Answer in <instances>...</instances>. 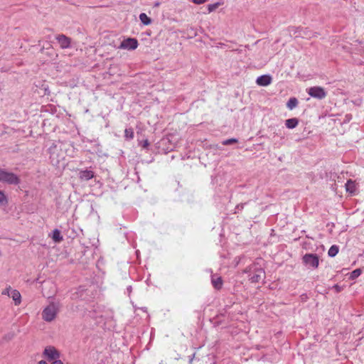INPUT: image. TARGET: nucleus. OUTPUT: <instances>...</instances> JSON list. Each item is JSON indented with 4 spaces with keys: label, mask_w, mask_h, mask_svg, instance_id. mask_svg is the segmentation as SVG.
Wrapping results in <instances>:
<instances>
[{
    "label": "nucleus",
    "mask_w": 364,
    "mask_h": 364,
    "mask_svg": "<svg viewBox=\"0 0 364 364\" xmlns=\"http://www.w3.org/2000/svg\"><path fill=\"white\" fill-rule=\"evenodd\" d=\"M338 252V247L336 245H332L328 250V255L329 257H335Z\"/></svg>",
    "instance_id": "obj_19"
},
{
    "label": "nucleus",
    "mask_w": 364,
    "mask_h": 364,
    "mask_svg": "<svg viewBox=\"0 0 364 364\" xmlns=\"http://www.w3.org/2000/svg\"><path fill=\"white\" fill-rule=\"evenodd\" d=\"M0 181L9 184L17 185L20 183L18 176L14 173L0 169Z\"/></svg>",
    "instance_id": "obj_2"
},
{
    "label": "nucleus",
    "mask_w": 364,
    "mask_h": 364,
    "mask_svg": "<svg viewBox=\"0 0 364 364\" xmlns=\"http://www.w3.org/2000/svg\"><path fill=\"white\" fill-rule=\"evenodd\" d=\"M308 94L316 99L322 100L326 97V92L321 87H311L307 90Z\"/></svg>",
    "instance_id": "obj_4"
},
{
    "label": "nucleus",
    "mask_w": 364,
    "mask_h": 364,
    "mask_svg": "<svg viewBox=\"0 0 364 364\" xmlns=\"http://www.w3.org/2000/svg\"><path fill=\"white\" fill-rule=\"evenodd\" d=\"M299 124V120L296 118L288 119L285 121V125L288 129H294Z\"/></svg>",
    "instance_id": "obj_14"
},
{
    "label": "nucleus",
    "mask_w": 364,
    "mask_h": 364,
    "mask_svg": "<svg viewBox=\"0 0 364 364\" xmlns=\"http://www.w3.org/2000/svg\"><path fill=\"white\" fill-rule=\"evenodd\" d=\"M304 263L311 267L317 268L319 264L318 257L315 254H306L303 257Z\"/></svg>",
    "instance_id": "obj_6"
},
{
    "label": "nucleus",
    "mask_w": 364,
    "mask_h": 364,
    "mask_svg": "<svg viewBox=\"0 0 364 364\" xmlns=\"http://www.w3.org/2000/svg\"><path fill=\"white\" fill-rule=\"evenodd\" d=\"M43 355L47 358L48 363L60 358L58 350L55 347L50 346L45 348Z\"/></svg>",
    "instance_id": "obj_3"
},
{
    "label": "nucleus",
    "mask_w": 364,
    "mask_h": 364,
    "mask_svg": "<svg viewBox=\"0 0 364 364\" xmlns=\"http://www.w3.org/2000/svg\"><path fill=\"white\" fill-rule=\"evenodd\" d=\"M362 273V271L360 269H356L355 270H353L351 273H350V278L351 279H356L357 277H358Z\"/></svg>",
    "instance_id": "obj_20"
},
{
    "label": "nucleus",
    "mask_w": 364,
    "mask_h": 364,
    "mask_svg": "<svg viewBox=\"0 0 364 364\" xmlns=\"http://www.w3.org/2000/svg\"><path fill=\"white\" fill-rule=\"evenodd\" d=\"M94 173L92 171L85 170L80 172V178L84 181H88L94 177Z\"/></svg>",
    "instance_id": "obj_10"
},
{
    "label": "nucleus",
    "mask_w": 364,
    "mask_h": 364,
    "mask_svg": "<svg viewBox=\"0 0 364 364\" xmlns=\"http://www.w3.org/2000/svg\"><path fill=\"white\" fill-rule=\"evenodd\" d=\"M237 142V140L236 139H226V140H224L222 144L225 146H227V145H230L232 144H235Z\"/></svg>",
    "instance_id": "obj_23"
},
{
    "label": "nucleus",
    "mask_w": 364,
    "mask_h": 364,
    "mask_svg": "<svg viewBox=\"0 0 364 364\" xmlns=\"http://www.w3.org/2000/svg\"><path fill=\"white\" fill-rule=\"evenodd\" d=\"M256 82L260 86H267L272 82V77L269 75H264L259 76L257 79Z\"/></svg>",
    "instance_id": "obj_8"
},
{
    "label": "nucleus",
    "mask_w": 364,
    "mask_h": 364,
    "mask_svg": "<svg viewBox=\"0 0 364 364\" xmlns=\"http://www.w3.org/2000/svg\"><path fill=\"white\" fill-rule=\"evenodd\" d=\"M48 364H63V363L60 360H53L51 362H49Z\"/></svg>",
    "instance_id": "obj_26"
},
{
    "label": "nucleus",
    "mask_w": 364,
    "mask_h": 364,
    "mask_svg": "<svg viewBox=\"0 0 364 364\" xmlns=\"http://www.w3.org/2000/svg\"><path fill=\"white\" fill-rule=\"evenodd\" d=\"M134 133L132 128L126 129L124 130V137L127 140H131L134 139Z\"/></svg>",
    "instance_id": "obj_18"
},
{
    "label": "nucleus",
    "mask_w": 364,
    "mask_h": 364,
    "mask_svg": "<svg viewBox=\"0 0 364 364\" xmlns=\"http://www.w3.org/2000/svg\"><path fill=\"white\" fill-rule=\"evenodd\" d=\"M14 289L11 288V286L6 287L1 292L2 295H6L10 296L11 291H13Z\"/></svg>",
    "instance_id": "obj_22"
},
{
    "label": "nucleus",
    "mask_w": 364,
    "mask_h": 364,
    "mask_svg": "<svg viewBox=\"0 0 364 364\" xmlns=\"http://www.w3.org/2000/svg\"><path fill=\"white\" fill-rule=\"evenodd\" d=\"M38 364H48L47 361L45 360H40Z\"/></svg>",
    "instance_id": "obj_27"
},
{
    "label": "nucleus",
    "mask_w": 364,
    "mask_h": 364,
    "mask_svg": "<svg viewBox=\"0 0 364 364\" xmlns=\"http://www.w3.org/2000/svg\"><path fill=\"white\" fill-rule=\"evenodd\" d=\"M346 190L347 192L354 194L356 191V186L354 181L348 180L346 183Z\"/></svg>",
    "instance_id": "obj_13"
},
{
    "label": "nucleus",
    "mask_w": 364,
    "mask_h": 364,
    "mask_svg": "<svg viewBox=\"0 0 364 364\" xmlns=\"http://www.w3.org/2000/svg\"><path fill=\"white\" fill-rule=\"evenodd\" d=\"M139 19L141 21V23L146 26H148L151 23V18L144 13H141L139 15Z\"/></svg>",
    "instance_id": "obj_17"
},
{
    "label": "nucleus",
    "mask_w": 364,
    "mask_h": 364,
    "mask_svg": "<svg viewBox=\"0 0 364 364\" xmlns=\"http://www.w3.org/2000/svg\"><path fill=\"white\" fill-rule=\"evenodd\" d=\"M55 39L62 49L68 48L70 46L71 39L63 34L56 36Z\"/></svg>",
    "instance_id": "obj_7"
},
{
    "label": "nucleus",
    "mask_w": 364,
    "mask_h": 364,
    "mask_svg": "<svg viewBox=\"0 0 364 364\" xmlns=\"http://www.w3.org/2000/svg\"><path fill=\"white\" fill-rule=\"evenodd\" d=\"M138 46V41L136 38H127L122 41L119 48L125 50H135Z\"/></svg>",
    "instance_id": "obj_5"
},
{
    "label": "nucleus",
    "mask_w": 364,
    "mask_h": 364,
    "mask_svg": "<svg viewBox=\"0 0 364 364\" xmlns=\"http://www.w3.org/2000/svg\"><path fill=\"white\" fill-rule=\"evenodd\" d=\"M149 141H148L147 139H145V140L143 141V144H142L143 148L146 149V148H148V147H149Z\"/></svg>",
    "instance_id": "obj_25"
},
{
    "label": "nucleus",
    "mask_w": 364,
    "mask_h": 364,
    "mask_svg": "<svg viewBox=\"0 0 364 364\" xmlns=\"http://www.w3.org/2000/svg\"><path fill=\"white\" fill-rule=\"evenodd\" d=\"M264 277V272L262 269L256 270L255 275L252 276V282H258Z\"/></svg>",
    "instance_id": "obj_11"
},
{
    "label": "nucleus",
    "mask_w": 364,
    "mask_h": 364,
    "mask_svg": "<svg viewBox=\"0 0 364 364\" xmlns=\"http://www.w3.org/2000/svg\"><path fill=\"white\" fill-rule=\"evenodd\" d=\"M298 105V100L295 97H291L287 103V107L289 109L292 110Z\"/></svg>",
    "instance_id": "obj_16"
},
{
    "label": "nucleus",
    "mask_w": 364,
    "mask_h": 364,
    "mask_svg": "<svg viewBox=\"0 0 364 364\" xmlns=\"http://www.w3.org/2000/svg\"><path fill=\"white\" fill-rule=\"evenodd\" d=\"M9 297L12 298V299L14 301V304L16 306H18L21 303V294L16 289H14L13 291H11V295H10Z\"/></svg>",
    "instance_id": "obj_9"
},
{
    "label": "nucleus",
    "mask_w": 364,
    "mask_h": 364,
    "mask_svg": "<svg viewBox=\"0 0 364 364\" xmlns=\"http://www.w3.org/2000/svg\"><path fill=\"white\" fill-rule=\"evenodd\" d=\"M8 203L7 198L2 191H0V204L6 205Z\"/></svg>",
    "instance_id": "obj_21"
},
{
    "label": "nucleus",
    "mask_w": 364,
    "mask_h": 364,
    "mask_svg": "<svg viewBox=\"0 0 364 364\" xmlns=\"http://www.w3.org/2000/svg\"><path fill=\"white\" fill-rule=\"evenodd\" d=\"M208 0H193V2L196 4H202L206 2Z\"/></svg>",
    "instance_id": "obj_24"
},
{
    "label": "nucleus",
    "mask_w": 364,
    "mask_h": 364,
    "mask_svg": "<svg viewBox=\"0 0 364 364\" xmlns=\"http://www.w3.org/2000/svg\"><path fill=\"white\" fill-rule=\"evenodd\" d=\"M61 305L58 301H50L42 311L41 316L43 321L52 322L55 321L60 311Z\"/></svg>",
    "instance_id": "obj_1"
},
{
    "label": "nucleus",
    "mask_w": 364,
    "mask_h": 364,
    "mask_svg": "<svg viewBox=\"0 0 364 364\" xmlns=\"http://www.w3.org/2000/svg\"><path fill=\"white\" fill-rule=\"evenodd\" d=\"M212 284L215 289L219 290L223 287V279L220 277H215V275L212 277Z\"/></svg>",
    "instance_id": "obj_12"
},
{
    "label": "nucleus",
    "mask_w": 364,
    "mask_h": 364,
    "mask_svg": "<svg viewBox=\"0 0 364 364\" xmlns=\"http://www.w3.org/2000/svg\"><path fill=\"white\" fill-rule=\"evenodd\" d=\"M52 238L55 242H60L63 240L60 230L58 229L53 231Z\"/></svg>",
    "instance_id": "obj_15"
}]
</instances>
